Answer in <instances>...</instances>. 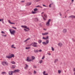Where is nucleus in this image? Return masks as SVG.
Segmentation results:
<instances>
[{
    "instance_id": "58",
    "label": "nucleus",
    "mask_w": 75,
    "mask_h": 75,
    "mask_svg": "<svg viewBox=\"0 0 75 75\" xmlns=\"http://www.w3.org/2000/svg\"><path fill=\"white\" fill-rule=\"evenodd\" d=\"M4 37H6L7 36V35H4Z\"/></svg>"
},
{
    "instance_id": "25",
    "label": "nucleus",
    "mask_w": 75,
    "mask_h": 75,
    "mask_svg": "<svg viewBox=\"0 0 75 75\" xmlns=\"http://www.w3.org/2000/svg\"><path fill=\"white\" fill-rule=\"evenodd\" d=\"M39 43H41V42H42V41L41 40H39L38 41Z\"/></svg>"
},
{
    "instance_id": "16",
    "label": "nucleus",
    "mask_w": 75,
    "mask_h": 75,
    "mask_svg": "<svg viewBox=\"0 0 75 75\" xmlns=\"http://www.w3.org/2000/svg\"><path fill=\"white\" fill-rule=\"evenodd\" d=\"M48 34V32H46L45 33H42V35H47V34Z\"/></svg>"
},
{
    "instance_id": "38",
    "label": "nucleus",
    "mask_w": 75,
    "mask_h": 75,
    "mask_svg": "<svg viewBox=\"0 0 75 75\" xmlns=\"http://www.w3.org/2000/svg\"><path fill=\"white\" fill-rule=\"evenodd\" d=\"M28 74H30V75H31L32 74V73H31V72L29 71L28 72Z\"/></svg>"
},
{
    "instance_id": "18",
    "label": "nucleus",
    "mask_w": 75,
    "mask_h": 75,
    "mask_svg": "<svg viewBox=\"0 0 75 75\" xmlns=\"http://www.w3.org/2000/svg\"><path fill=\"white\" fill-rule=\"evenodd\" d=\"M34 11L35 12L36 11H38V9L37 8H35L34 9Z\"/></svg>"
},
{
    "instance_id": "37",
    "label": "nucleus",
    "mask_w": 75,
    "mask_h": 75,
    "mask_svg": "<svg viewBox=\"0 0 75 75\" xmlns=\"http://www.w3.org/2000/svg\"><path fill=\"white\" fill-rule=\"evenodd\" d=\"M33 73L34 74H36V71H34Z\"/></svg>"
},
{
    "instance_id": "6",
    "label": "nucleus",
    "mask_w": 75,
    "mask_h": 75,
    "mask_svg": "<svg viewBox=\"0 0 75 75\" xmlns=\"http://www.w3.org/2000/svg\"><path fill=\"white\" fill-rule=\"evenodd\" d=\"M26 61L27 62H30V61H31V60L30 59L29 57H27V58Z\"/></svg>"
},
{
    "instance_id": "59",
    "label": "nucleus",
    "mask_w": 75,
    "mask_h": 75,
    "mask_svg": "<svg viewBox=\"0 0 75 75\" xmlns=\"http://www.w3.org/2000/svg\"><path fill=\"white\" fill-rule=\"evenodd\" d=\"M31 45H28V47H29V46H31Z\"/></svg>"
},
{
    "instance_id": "53",
    "label": "nucleus",
    "mask_w": 75,
    "mask_h": 75,
    "mask_svg": "<svg viewBox=\"0 0 75 75\" xmlns=\"http://www.w3.org/2000/svg\"><path fill=\"white\" fill-rule=\"evenodd\" d=\"M21 2V3H23V2H24V1H22Z\"/></svg>"
},
{
    "instance_id": "27",
    "label": "nucleus",
    "mask_w": 75,
    "mask_h": 75,
    "mask_svg": "<svg viewBox=\"0 0 75 75\" xmlns=\"http://www.w3.org/2000/svg\"><path fill=\"white\" fill-rule=\"evenodd\" d=\"M32 59H35V57H34V56H32Z\"/></svg>"
},
{
    "instance_id": "49",
    "label": "nucleus",
    "mask_w": 75,
    "mask_h": 75,
    "mask_svg": "<svg viewBox=\"0 0 75 75\" xmlns=\"http://www.w3.org/2000/svg\"><path fill=\"white\" fill-rule=\"evenodd\" d=\"M42 38H43V39H44V40H46V39H45V38L43 37Z\"/></svg>"
},
{
    "instance_id": "33",
    "label": "nucleus",
    "mask_w": 75,
    "mask_h": 75,
    "mask_svg": "<svg viewBox=\"0 0 75 75\" xmlns=\"http://www.w3.org/2000/svg\"><path fill=\"white\" fill-rule=\"evenodd\" d=\"M11 57H10V56H6V58H8V59H9V58H11Z\"/></svg>"
},
{
    "instance_id": "3",
    "label": "nucleus",
    "mask_w": 75,
    "mask_h": 75,
    "mask_svg": "<svg viewBox=\"0 0 75 75\" xmlns=\"http://www.w3.org/2000/svg\"><path fill=\"white\" fill-rule=\"evenodd\" d=\"M50 21H51V20L50 19H49L47 22L46 23V25L47 26H49V25H50Z\"/></svg>"
},
{
    "instance_id": "28",
    "label": "nucleus",
    "mask_w": 75,
    "mask_h": 75,
    "mask_svg": "<svg viewBox=\"0 0 75 75\" xmlns=\"http://www.w3.org/2000/svg\"><path fill=\"white\" fill-rule=\"evenodd\" d=\"M6 73L5 72H2L1 74H2V75H3L4 74H6Z\"/></svg>"
},
{
    "instance_id": "31",
    "label": "nucleus",
    "mask_w": 75,
    "mask_h": 75,
    "mask_svg": "<svg viewBox=\"0 0 75 75\" xmlns=\"http://www.w3.org/2000/svg\"><path fill=\"white\" fill-rule=\"evenodd\" d=\"M38 52H42V50L41 49H39V50L38 51Z\"/></svg>"
},
{
    "instance_id": "62",
    "label": "nucleus",
    "mask_w": 75,
    "mask_h": 75,
    "mask_svg": "<svg viewBox=\"0 0 75 75\" xmlns=\"http://www.w3.org/2000/svg\"><path fill=\"white\" fill-rule=\"evenodd\" d=\"M42 6H45L44 5H42Z\"/></svg>"
},
{
    "instance_id": "26",
    "label": "nucleus",
    "mask_w": 75,
    "mask_h": 75,
    "mask_svg": "<svg viewBox=\"0 0 75 75\" xmlns=\"http://www.w3.org/2000/svg\"><path fill=\"white\" fill-rule=\"evenodd\" d=\"M39 62L40 64H41V63H42V60H40Z\"/></svg>"
},
{
    "instance_id": "22",
    "label": "nucleus",
    "mask_w": 75,
    "mask_h": 75,
    "mask_svg": "<svg viewBox=\"0 0 75 75\" xmlns=\"http://www.w3.org/2000/svg\"><path fill=\"white\" fill-rule=\"evenodd\" d=\"M33 47H37V45L33 44V45H32Z\"/></svg>"
},
{
    "instance_id": "2",
    "label": "nucleus",
    "mask_w": 75,
    "mask_h": 75,
    "mask_svg": "<svg viewBox=\"0 0 75 75\" xmlns=\"http://www.w3.org/2000/svg\"><path fill=\"white\" fill-rule=\"evenodd\" d=\"M49 43V40H46V42H42V44L43 45H46L47 44Z\"/></svg>"
},
{
    "instance_id": "10",
    "label": "nucleus",
    "mask_w": 75,
    "mask_h": 75,
    "mask_svg": "<svg viewBox=\"0 0 75 75\" xmlns=\"http://www.w3.org/2000/svg\"><path fill=\"white\" fill-rule=\"evenodd\" d=\"M42 17H43V20H45V18H47V16H46L45 15H44V16H42Z\"/></svg>"
},
{
    "instance_id": "20",
    "label": "nucleus",
    "mask_w": 75,
    "mask_h": 75,
    "mask_svg": "<svg viewBox=\"0 0 75 75\" xmlns=\"http://www.w3.org/2000/svg\"><path fill=\"white\" fill-rule=\"evenodd\" d=\"M58 59H55L54 60V63H56L57 62H58Z\"/></svg>"
},
{
    "instance_id": "14",
    "label": "nucleus",
    "mask_w": 75,
    "mask_h": 75,
    "mask_svg": "<svg viewBox=\"0 0 75 75\" xmlns=\"http://www.w3.org/2000/svg\"><path fill=\"white\" fill-rule=\"evenodd\" d=\"M9 23L11 24H15V23L11 22V21L10 20H8Z\"/></svg>"
},
{
    "instance_id": "24",
    "label": "nucleus",
    "mask_w": 75,
    "mask_h": 75,
    "mask_svg": "<svg viewBox=\"0 0 75 75\" xmlns=\"http://www.w3.org/2000/svg\"><path fill=\"white\" fill-rule=\"evenodd\" d=\"M32 13V14H36V13H37L36 12H34L33 11H32L31 12Z\"/></svg>"
},
{
    "instance_id": "60",
    "label": "nucleus",
    "mask_w": 75,
    "mask_h": 75,
    "mask_svg": "<svg viewBox=\"0 0 75 75\" xmlns=\"http://www.w3.org/2000/svg\"><path fill=\"white\" fill-rule=\"evenodd\" d=\"M48 54V55H51V54L50 53Z\"/></svg>"
},
{
    "instance_id": "30",
    "label": "nucleus",
    "mask_w": 75,
    "mask_h": 75,
    "mask_svg": "<svg viewBox=\"0 0 75 75\" xmlns=\"http://www.w3.org/2000/svg\"><path fill=\"white\" fill-rule=\"evenodd\" d=\"M51 50H52V51H54V49L52 47H51Z\"/></svg>"
},
{
    "instance_id": "40",
    "label": "nucleus",
    "mask_w": 75,
    "mask_h": 75,
    "mask_svg": "<svg viewBox=\"0 0 75 75\" xmlns=\"http://www.w3.org/2000/svg\"><path fill=\"white\" fill-rule=\"evenodd\" d=\"M58 72L59 74H60L61 73V71L60 70H58Z\"/></svg>"
},
{
    "instance_id": "42",
    "label": "nucleus",
    "mask_w": 75,
    "mask_h": 75,
    "mask_svg": "<svg viewBox=\"0 0 75 75\" xmlns=\"http://www.w3.org/2000/svg\"><path fill=\"white\" fill-rule=\"evenodd\" d=\"M45 57L44 56H43L42 58V59H43Z\"/></svg>"
},
{
    "instance_id": "64",
    "label": "nucleus",
    "mask_w": 75,
    "mask_h": 75,
    "mask_svg": "<svg viewBox=\"0 0 75 75\" xmlns=\"http://www.w3.org/2000/svg\"><path fill=\"white\" fill-rule=\"evenodd\" d=\"M74 74L75 75V72H74Z\"/></svg>"
},
{
    "instance_id": "61",
    "label": "nucleus",
    "mask_w": 75,
    "mask_h": 75,
    "mask_svg": "<svg viewBox=\"0 0 75 75\" xmlns=\"http://www.w3.org/2000/svg\"><path fill=\"white\" fill-rule=\"evenodd\" d=\"M43 30H46V29H44Z\"/></svg>"
},
{
    "instance_id": "5",
    "label": "nucleus",
    "mask_w": 75,
    "mask_h": 75,
    "mask_svg": "<svg viewBox=\"0 0 75 75\" xmlns=\"http://www.w3.org/2000/svg\"><path fill=\"white\" fill-rule=\"evenodd\" d=\"M21 27H22V28H26L27 29H28V30H30L29 29V28H27V27L25 25H22L21 26Z\"/></svg>"
},
{
    "instance_id": "41",
    "label": "nucleus",
    "mask_w": 75,
    "mask_h": 75,
    "mask_svg": "<svg viewBox=\"0 0 75 75\" xmlns=\"http://www.w3.org/2000/svg\"><path fill=\"white\" fill-rule=\"evenodd\" d=\"M33 67L35 68H37V67H36V66L35 65H33Z\"/></svg>"
},
{
    "instance_id": "57",
    "label": "nucleus",
    "mask_w": 75,
    "mask_h": 75,
    "mask_svg": "<svg viewBox=\"0 0 75 75\" xmlns=\"http://www.w3.org/2000/svg\"><path fill=\"white\" fill-rule=\"evenodd\" d=\"M1 33H3V34L4 33V32H3V31H2L1 32Z\"/></svg>"
},
{
    "instance_id": "39",
    "label": "nucleus",
    "mask_w": 75,
    "mask_h": 75,
    "mask_svg": "<svg viewBox=\"0 0 75 75\" xmlns=\"http://www.w3.org/2000/svg\"><path fill=\"white\" fill-rule=\"evenodd\" d=\"M24 31H25L26 32V31H28V30H27V29H24Z\"/></svg>"
},
{
    "instance_id": "12",
    "label": "nucleus",
    "mask_w": 75,
    "mask_h": 75,
    "mask_svg": "<svg viewBox=\"0 0 75 75\" xmlns=\"http://www.w3.org/2000/svg\"><path fill=\"white\" fill-rule=\"evenodd\" d=\"M58 46H59V47H62V44L61 43H59L58 44Z\"/></svg>"
},
{
    "instance_id": "8",
    "label": "nucleus",
    "mask_w": 75,
    "mask_h": 75,
    "mask_svg": "<svg viewBox=\"0 0 75 75\" xmlns=\"http://www.w3.org/2000/svg\"><path fill=\"white\" fill-rule=\"evenodd\" d=\"M67 29H64L63 30V33H65L67 32Z\"/></svg>"
},
{
    "instance_id": "54",
    "label": "nucleus",
    "mask_w": 75,
    "mask_h": 75,
    "mask_svg": "<svg viewBox=\"0 0 75 75\" xmlns=\"http://www.w3.org/2000/svg\"><path fill=\"white\" fill-rule=\"evenodd\" d=\"M27 40H26L24 41V42H27Z\"/></svg>"
},
{
    "instance_id": "36",
    "label": "nucleus",
    "mask_w": 75,
    "mask_h": 75,
    "mask_svg": "<svg viewBox=\"0 0 75 75\" xmlns=\"http://www.w3.org/2000/svg\"><path fill=\"white\" fill-rule=\"evenodd\" d=\"M3 20H4V19L3 18V19H0V21H3Z\"/></svg>"
},
{
    "instance_id": "9",
    "label": "nucleus",
    "mask_w": 75,
    "mask_h": 75,
    "mask_svg": "<svg viewBox=\"0 0 75 75\" xmlns=\"http://www.w3.org/2000/svg\"><path fill=\"white\" fill-rule=\"evenodd\" d=\"M14 72L13 71H10L9 72V75H12L13 74V73Z\"/></svg>"
},
{
    "instance_id": "56",
    "label": "nucleus",
    "mask_w": 75,
    "mask_h": 75,
    "mask_svg": "<svg viewBox=\"0 0 75 75\" xmlns=\"http://www.w3.org/2000/svg\"><path fill=\"white\" fill-rule=\"evenodd\" d=\"M14 48V49H16V47H12V48Z\"/></svg>"
},
{
    "instance_id": "47",
    "label": "nucleus",
    "mask_w": 75,
    "mask_h": 75,
    "mask_svg": "<svg viewBox=\"0 0 75 75\" xmlns=\"http://www.w3.org/2000/svg\"><path fill=\"white\" fill-rule=\"evenodd\" d=\"M52 4H50V5H49L50 7H51V5Z\"/></svg>"
},
{
    "instance_id": "11",
    "label": "nucleus",
    "mask_w": 75,
    "mask_h": 75,
    "mask_svg": "<svg viewBox=\"0 0 75 75\" xmlns=\"http://www.w3.org/2000/svg\"><path fill=\"white\" fill-rule=\"evenodd\" d=\"M9 56L10 57H11V58H12V57H14V55L13 54H9Z\"/></svg>"
},
{
    "instance_id": "55",
    "label": "nucleus",
    "mask_w": 75,
    "mask_h": 75,
    "mask_svg": "<svg viewBox=\"0 0 75 75\" xmlns=\"http://www.w3.org/2000/svg\"><path fill=\"white\" fill-rule=\"evenodd\" d=\"M2 21V23H3V24H4V21Z\"/></svg>"
},
{
    "instance_id": "29",
    "label": "nucleus",
    "mask_w": 75,
    "mask_h": 75,
    "mask_svg": "<svg viewBox=\"0 0 75 75\" xmlns=\"http://www.w3.org/2000/svg\"><path fill=\"white\" fill-rule=\"evenodd\" d=\"M15 67H16L15 65H13L12 66V68H14Z\"/></svg>"
},
{
    "instance_id": "51",
    "label": "nucleus",
    "mask_w": 75,
    "mask_h": 75,
    "mask_svg": "<svg viewBox=\"0 0 75 75\" xmlns=\"http://www.w3.org/2000/svg\"><path fill=\"white\" fill-rule=\"evenodd\" d=\"M31 4V3H29L28 5L30 6V5Z\"/></svg>"
},
{
    "instance_id": "46",
    "label": "nucleus",
    "mask_w": 75,
    "mask_h": 75,
    "mask_svg": "<svg viewBox=\"0 0 75 75\" xmlns=\"http://www.w3.org/2000/svg\"><path fill=\"white\" fill-rule=\"evenodd\" d=\"M72 41H75V40H74V38H72Z\"/></svg>"
},
{
    "instance_id": "35",
    "label": "nucleus",
    "mask_w": 75,
    "mask_h": 75,
    "mask_svg": "<svg viewBox=\"0 0 75 75\" xmlns=\"http://www.w3.org/2000/svg\"><path fill=\"white\" fill-rule=\"evenodd\" d=\"M46 40H47V39H48V36H47L45 38Z\"/></svg>"
},
{
    "instance_id": "7",
    "label": "nucleus",
    "mask_w": 75,
    "mask_h": 75,
    "mask_svg": "<svg viewBox=\"0 0 75 75\" xmlns=\"http://www.w3.org/2000/svg\"><path fill=\"white\" fill-rule=\"evenodd\" d=\"M69 18H75V16L73 15H71L70 16L68 17Z\"/></svg>"
},
{
    "instance_id": "52",
    "label": "nucleus",
    "mask_w": 75,
    "mask_h": 75,
    "mask_svg": "<svg viewBox=\"0 0 75 75\" xmlns=\"http://www.w3.org/2000/svg\"><path fill=\"white\" fill-rule=\"evenodd\" d=\"M36 21H38V18H36Z\"/></svg>"
},
{
    "instance_id": "17",
    "label": "nucleus",
    "mask_w": 75,
    "mask_h": 75,
    "mask_svg": "<svg viewBox=\"0 0 75 75\" xmlns=\"http://www.w3.org/2000/svg\"><path fill=\"white\" fill-rule=\"evenodd\" d=\"M25 65H26V66L25 67V69H27V68H28V65L26 64H25Z\"/></svg>"
},
{
    "instance_id": "13",
    "label": "nucleus",
    "mask_w": 75,
    "mask_h": 75,
    "mask_svg": "<svg viewBox=\"0 0 75 75\" xmlns=\"http://www.w3.org/2000/svg\"><path fill=\"white\" fill-rule=\"evenodd\" d=\"M33 52H35V53H37L38 52V50H34L33 51Z\"/></svg>"
},
{
    "instance_id": "19",
    "label": "nucleus",
    "mask_w": 75,
    "mask_h": 75,
    "mask_svg": "<svg viewBox=\"0 0 75 75\" xmlns=\"http://www.w3.org/2000/svg\"><path fill=\"white\" fill-rule=\"evenodd\" d=\"M45 71H44L43 72V74L44 75H48V74H45Z\"/></svg>"
},
{
    "instance_id": "45",
    "label": "nucleus",
    "mask_w": 75,
    "mask_h": 75,
    "mask_svg": "<svg viewBox=\"0 0 75 75\" xmlns=\"http://www.w3.org/2000/svg\"><path fill=\"white\" fill-rule=\"evenodd\" d=\"M73 71H74V72H75V68H74L73 69Z\"/></svg>"
},
{
    "instance_id": "44",
    "label": "nucleus",
    "mask_w": 75,
    "mask_h": 75,
    "mask_svg": "<svg viewBox=\"0 0 75 75\" xmlns=\"http://www.w3.org/2000/svg\"><path fill=\"white\" fill-rule=\"evenodd\" d=\"M59 15H60V16H62V14H61V13L60 12L59 13Z\"/></svg>"
},
{
    "instance_id": "32",
    "label": "nucleus",
    "mask_w": 75,
    "mask_h": 75,
    "mask_svg": "<svg viewBox=\"0 0 75 75\" xmlns=\"http://www.w3.org/2000/svg\"><path fill=\"white\" fill-rule=\"evenodd\" d=\"M33 44H34L35 45H37V43L36 42H34V43H33Z\"/></svg>"
},
{
    "instance_id": "48",
    "label": "nucleus",
    "mask_w": 75,
    "mask_h": 75,
    "mask_svg": "<svg viewBox=\"0 0 75 75\" xmlns=\"http://www.w3.org/2000/svg\"><path fill=\"white\" fill-rule=\"evenodd\" d=\"M36 7H40V6H39V5H38V6H37Z\"/></svg>"
},
{
    "instance_id": "43",
    "label": "nucleus",
    "mask_w": 75,
    "mask_h": 75,
    "mask_svg": "<svg viewBox=\"0 0 75 75\" xmlns=\"http://www.w3.org/2000/svg\"><path fill=\"white\" fill-rule=\"evenodd\" d=\"M14 45H12L11 46V47H12V48H13V47H14Z\"/></svg>"
},
{
    "instance_id": "50",
    "label": "nucleus",
    "mask_w": 75,
    "mask_h": 75,
    "mask_svg": "<svg viewBox=\"0 0 75 75\" xmlns=\"http://www.w3.org/2000/svg\"><path fill=\"white\" fill-rule=\"evenodd\" d=\"M26 40H27V41L28 40H30V38H27Z\"/></svg>"
},
{
    "instance_id": "23",
    "label": "nucleus",
    "mask_w": 75,
    "mask_h": 75,
    "mask_svg": "<svg viewBox=\"0 0 75 75\" xmlns=\"http://www.w3.org/2000/svg\"><path fill=\"white\" fill-rule=\"evenodd\" d=\"M11 63L12 64H15V62L14 61H12L11 62Z\"/></svg>"
},
{
    "instance_id": "4",
    "label": "nucleus",
    "mask_w": 75,
    "mask_h": 75,
    "mask_svg": "<svg viewBox=\"0 0 75 75\" xmlns=\"http://www.w3.org/2000/svg\"><path fill=\"white\" fill-rule=\"evenodd\" d=\"M2 64L3 65H5V64H6V65H8V64L7 63V62H2Z\"/></svg>"
},
{
    "instance_id": "21",
    "label": "nucleus",
    "mask_w": 75,
    "mask_h": 75,
    "mask_svg": "<svg viewBox=\"0 0 75 75\" xmlns=\"http://www.w3.org/2000/svg\"><path fill=\"white\" fill-rule=\"evenodd\" d=\"M30 48H31V47H26L25 48V49L26 50H28L29 49H30Z\"/></svg>"
},
{
    "instance_id": "1",
    "label": "nucleus",
    "mask_w": 75,
    "mask_h": 75,
    "mask_svg": "<svg viewBox=\"0 0 75 75\" xmlns=\"http://www.w3.org/2000/svg\"><path fill=\"white\" fill-rule=\"evenodd\" d=\"M9 31L11 33V34H12L13 35H14V34L15 33H16V32L14 30H13L11 31V29L9 30Z\"/></svg>"
},
{
    "instance_id": "15",
    "label": "nucleus",
    "mask_w": 75,
    "mask_h": 75,
    "mask_svg": "<svg viewBox=\"0 0 75 75\" xmlns=\"http://www.w3.org/2000/svg\"><path fill=\"white\" fill-rule=\"evenodd\" d=\"M14 72H19V70L18 69H17V70H14L13 71Z\"/></svg>"
},
{
    "instance_id": "34",
    "label": "nucleus",
    "mask_w": 75,
    "mask_h": 75,
    "mask_svg": "<svg viewBox=\"0 0 75 75\" xmlns=\"http://www.w3.org/2000/svg\"><path fill=\"white\" fill-rule=\"evenodd\" d=\"M12 28H14V29H15V30H16V29H17V28H15L14 27H12Z\"/></svg>"
},
{
    "instance_id": "63",
    "label": "nucleus",
    "mask_w": 75,
    "mask_h": 75,
    "mask_svg": "<svg viewBox=\"0 0 75 75\" xmlns=\"http://www.w3.org/2000/svg\"><path fill=\"white\" fill-rule=\"evenodd\" d=\"M43 13H44V12H43L42 13H41L42 14H43Z\"/></svg>"
}]
</instances>
